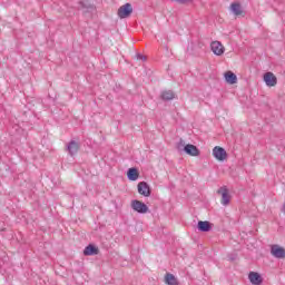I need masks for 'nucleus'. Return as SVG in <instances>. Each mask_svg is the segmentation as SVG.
<instances>
[{"label":"nucleus","mask_w":285,"mask_h":285,"mask_svg":"<svg viewBox=\"0 0 285 285\" xmlns=\"http://www.w3.org/2000/svg\"><path fill=\"white\" fill-rule=\"evenodd\" d=\"M131 208L135 213H139L140 215H146V213H148V206L141 200H131Z\"/></svg>","instance_id":"obj_3"},{"label":"nucleus","mask_w":285,"mask_h":285,"mask_svg":"<svg viewBox=\"0 0 285 285\" xmlns=\"http://www.w3.org/2000/svg\"><path fill=\"white\" fill-rule=\"evenodd\" d=\"M248 279H249L250 284H253V285H262L264 282V278L257 272H249Z\"/></svg>","instance_id":"obj_9"},{"label":"nucleus","mask_w":285,"mask_h":285,"mask_svg":"<svg viewBox=\"0 0 285 285\" xmlns=\"http://www.w3.org/2000/svg\"><path fill=\"white\" fill-rule=\"evenodd\" d=\"M263 80L265 81L266 86H268V88L277 86V76L271 71L264 73Z\"/></svg>","instance_id":"obj_5"},{"label":"nucleus","mask_w":285,"mask_h":285,"mask_svg":"<svg viewBox=\"0 0 285 285\" xmlns=\"http://www.w3.org/2000/svg\"><path fill=\"white\" fill-rule=\"evenodd\" d=\"M136 58L140 61H146V56H144L142 53H137Z\"/></svg>","instance_id":"obj_20"},{"label":"nucleus","mask_w":285,"mask_h":285,"mask_svg":"<svg viewBox=\"0 0 285 285\" xmlns=\"http://www.w3.org/2000/svg\"><path fill=\"white\" fill-rule=\"evenodd\" d=\"M183 150L186 155H190V157H199V149L195 145L187 144Z\"/></svg>","instance_id":"obj_11"},{"label":"nucleus","mask_w":285,"mask_h":285,"mask_svg":"<svg viewBox=\"0 0 285 285\" xmlns=\"http://www.w3.org/2000/svg\"><path fill=\"white\" fill-rule=\"evenodd\" d=\"M138 193L142 195V197H150V186H148V183L140 181L138 184Z\"/></svg>","instance_id":"obj_10"},{"label":"nucleus","mask_w":285,"mask_h":285,"mask_svg":"<svg viewBox=\"0 0 285 285\" xmlns=\"http://www.w3.org/2000/svg\"><path fill=\"white\" fill-rule=\"evenodd\" d=\"M67 150L69 153V155H77V153L79 151V144H69L67 145Z\"/></svg>","instance_id":"obj_18"},{"label":"nucleus","mask_w":285,"mask_h":285,"mask_svg":"<svg viewBox=\"0 0 285 285\" xmlns=\"http://www.w3.org/2000/svg\"><path fill=\"white\" fill-rule=\"evenodd\" d=\"M83 255H86L87 257H90L92 255H99V248L95 245H88L83 249Z\"/></svg>","instance_id":"obj_14"},{"label":"nucleus","mask_w":285,"mask_h":285,"mask_svg":"<svg viewBox=\"0 0 285 285\" xmlns=\"http://www.w3.org/2000/svg\"><path fill=\"white\" fill-rule=\"evenodd\" d=\"M229 10L233 12V14H235V17H242V14H244V10H242V3L239 2H232Z\"/></svg>","instance_id":"obj_12"},{"label":"nucleus","mask_w":285,"mask_h":285,"mask_svg":"<svg viewBox=\"0 0 285 285\" xmlns=\"http://www.w3.org/2000/svg\"><path fill=\"white\" fill-rule=\"evenodd\" d=\"M69 144H79V141H77V140H75V139H71V140L69 141Z\"/></svg>","instance_id":"obj_21"},{"label":"nucleus","mask_w":285,"mask_h":285,"mask_svg":"<svg viewBox=\"0 0 285 285\" xmlns=\"http://www.w3.org/2000/svg\"><path fill=\"white\" fill-rule=\"evenodd\" d=\"M213 157L216 161H226L228 159V153L223 147L216 146L213 149Z\"/></svg>","instance_id":"obj_2"},{"label":"nucleus","mask_w":285,"mask_h":285,"mask_svg":"<svg viewBox=\"0 0 285 285\" xmlns=\"http://www.w3.org/2000/svg\"><path fill=\"white\" fill-rule=\"evenodd\" d=\"M178 144H184V139L180 138L179 141H178Z\"/></svg>","instance_id":"obj_22"},{"label":"nucleus","mask_w":285,"mask_h":285,"mask_svg":"<svg viewBox=\"0 0 285 285\" xmlns=\"http://www.w3.org/2000/svg\"><path fill=\"white\" fill-rule=\"evenodd\" d=\"M198 230H200V233H208L210 230V223L208 222H204V220H199L198 222Z\"/></svg>","instance_id":"obj_17"},{"label":"nucleus","mask_w":285,"mask_h":285,"mask_svg":"<svg viewBox=\"0 0 285 285\" xmlns=\"http://www.w3.org/2000/svg\"><path fill=\"white\" fill-rule=\"evenodd\" d=\"M78 6V10H81L83 14H92V12L97 10L95 1L92 0H80Z\"/></svg>","instance_id":"obj_1"},{"label":"nucleus","mask_w":285,"mask_h":285,"mask_svg":"<svg viewBox=\"0 0 285 285\" xmlns=\"http://www.w3.org/2000/svg\"><path fill=\"white\" fill-rule=\"evenodd\" d=\"M226 83H229V86H235L237 83V75L233 71H226L224 73Z\"/></svg>","instance_id":"obj_13"},{"label":"nucleus","mask_w":285,"mask_h":285,"mask_svg":"<svg viewBox=\"0 0 285 285\" xmlns=\"http://www.w3.org/2000/svg\"><path fill=\"white\" fill-rule=\"evenodd\" d=\"M127 178L129 179V181H137L139 179V171L137 170V168H129L127 171Z\"/></svg>","instance_id":"obj_16"},{"label":"nucleus","mask_w":285,"mask_h":285,"mask_svg":"<svg viewBox=\"0 0 285 285\" xmlns=\"http://www.w3.org/2000/svg\"><path fill=\"white\" fill-rule=\"evenodd\" d=\"M132 14V4L125 3L118 9L119 19H128Z\"/></svg>","instance_id":"obj_4"},{"label":"nucleus","mask_w":285,"mask_h":285,"mask_svg":"<svg viewBox=\"0 0 285 285\" xmlns=\"http://www.w3.org/2000/svg\"><path fill=\"white\" fill-rule=\"evenodd\" d=\"M160 99L163 101H173L175 99V91L173 90H163L160 94Z\"/></svg>","instance_id":"obj_15"},{"label":"nucleus","mask_w":285,"mask_h":285,"mask_svg":"<svg viewBox=\"0 0 285 285\" xmlns=\"http://www.w3.org/2000/svg\"><path fill=\"white\" fill-rule=\"evenodd\" d=\"M218 195H222L220 203L223 206H228L230 204V194L228 193V188H226V186L218 189Z\"/></svg>","instance_id":"obj_7"},{"label":"nucleus","mask_w":285,"mask_h":285,"mask_svg":"<svg viewBox=\"0 0 285 285\" xmlns=\"http://www.w3.org/2000/svg\"><path fill=\"white\" fill-rule=\"evenodd\" d=\"M210 48L214 55L217 57H222V55L226 52V48H224V45H222L219 41H213Z\"/></svg>","instance_id":"obj_8"},{"label":"nucleus","mask_w":285,"mask_h":285,"mask_svg":"<svg viewBox=\"0 0 285 285\" xmlns=\"http://www.w3.org/2000/svg\"><path fill=\"white\" fill-rule=\"evenodd\" d=\"M165 283H166L167 285H179V284L177 283V278H175V275H173V274H166V276H165Z\"/></svg>","instance_id":"obj_19"},{"label":"nucleus","mask_w":285,"mask_h":285,"mask_svg":"<svg viewBox=\"0 0 285 285\" xmlns=\"http://www.w3.org/2000/svg\"><path fill=\"white\" fill-rule=\"evenodd\" d=\"M271 255H273V257L276 259H285V249L279 245H272Z\"/></svg>","instance_id":"obj_6"}]
</instances>
